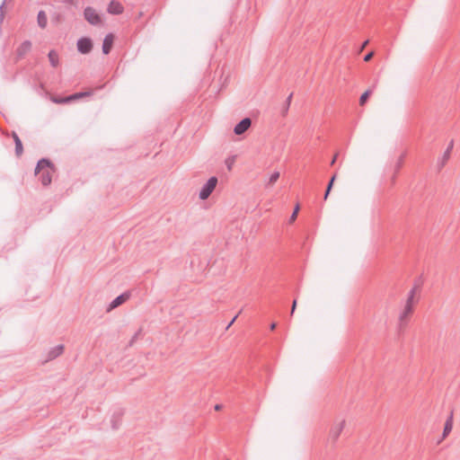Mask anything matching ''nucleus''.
I'll use <instances>...</instances> for the list:
<instances>
[{"label":"nucleus","instance_id":"obj_1","mask_svg":"<svg viewBox=\"0 0 460 460\" xmlns=\"http://www.w3.org/2000/svg\"><path fill=\"white\" fill-rule=\"evenodd\" d=\"M54 164L48 158H41L35 167V174H40L39 180L43 186H49L52 181V173L55 172Z\"/></svg>","mask_w":460,"mask_h":460},{"label":"nucleus","instance_id":"obj_2","mask_svg":"<svg viewBox=\"0 0 460 460\" xmlns=\"http://www.w3.org/2000/svg\"><path fill=\"white\" fill-rule=\"evenodd\" d=\"M217 178L216 176L210 177L208 181L202 186L199 197L200 199L205 200L207 199L213 190H215L217 184Z\"/></svg>","mask_w":460,"mask_h":460},{"label":"nucleus","instance_id":"obj_3","mask_svg":"<svg viewBox=\"0 0 460 460\" xmlns=\"http://www.w3.org/2000/svg\"><path fill=\"white\" fill-rule=\"evenodd\" d=\"M413 313V308H411L410 305H404L403 309L399 314L398 318V330L399 332H402L406 325L408 324L410 316Z\"/></svg>","mask_w":460,"mask_h":460},{"label":"nucleus","instance_id":"obj_4","mask_svg":"<svg viewBox=\"0 0 460 460\" xmlns=\"http://www.w3.org/2000/svg\"><path fill=\"white\" fill-rule=\"evenodd\" d=\"M93 46V40L88 37L80 38L76 42L78 52L84 55L90 53Z\"/></svg>","mask_w":460,"mask_h":460},{"label":"nucleus","instance_id":"obj_5","mask_svg":"<svg viewBox=\"0 0 460 460\" xmlns=\"http://www.w3.org/2000/svg\"><path fill=\"white\" fill-rule=\"evenodd\" d=\"M84 19L92 25H98L101 23L102 20L100 15L96 13V11L91 7L87 6L84 11Z\"/></svg>","mask_w":460,"mask_h":460},{"label":"nucleus","instance_id":"obj_6","mask_svg":"<svg viewBox=\"0 0 460 460\" xmlns=\"http://www.w3.org/2000/svg\"><path fill=\"white\" fill-rule=\"evenodd\" d=\"M131 296L130 291H125L124 293L118 296L116 298H114L110 305H108L107 312H111V310L117 308L118 306L124 304L126 301H128Z\"/></svg>","mask_w":460,"mask_h":460},{"label":"nucleus","instance_id":"obj_7","mask_svg":"<svg viewBox=\"0 0 460 460\" xmlns=\"http://www.w3.org/2000/svg\"><path fill=\"white\" fill-rule=\"evenodd\" d=\"M252 125V119L250 118H244L241 119L234 128V132L235 135H242L246 130L249 129V128Z\"/></svg>","mask_w":460,"mask_h":460},{"label":"nucleus","instance_id":"obj_8","mask_svg":"<svg viewBox=\"0 0 460 460\" xmlns=\"http://www.w3.org/2000/svg\"><path fill=\"white\" fill-rule=\"evenodd\" d=\"M344 426H345V420H342L337 425L333 426L331 429L330 435H329V440H331L332 443H335L338 440L342 429H344Z\"/></svg>","mask_w":460,"mask_h":460},{"label":"nucleus","instance_id":"obj_9","mask_svg":"<svg viewBox=\"0 0 460 460\" xmlns=\"http://www.w3.org/2000/svg\"><path fill=\"white\" fill-rule=\"evenodd\" d=\"M32 44L30 40H24L16 49V59H22L31 49Z\"/></svg>","mask_w":460,"mask_h":460},{"label":"nucleus","instance_id":"obj_10","mask_svg":"<svg viewBox=\"0 0 460 460\" xmlns=\"http://www.w3.org/2000/svg\"><path fill=\"white\" fill-rule=\"evenodd\" d=\"M92 94H93V91L79 92V93L71 94L68 97H66L61 100L55 99L54 102L57 103H64V102H68L69 101H72V100H77V99H81L83 97L91 96Z\"/></svg>","mask_w":460,"mask_h":460},{"label":"nucleus","instance_id":"obj_11","mask_svg":"<svg viewBox=\"0 0 460 460\" xmlns=\"http://www.w3.org/2000/svg\"><path fill=\"white\" fill-rule=\"evenodd\" d=\"M107 12L111 14L119 15L124 12V6L116 0H111L107 7Z\"/></svg>","mask_w":460,"mask_h":460},{"label":"nucleus","instance_id":"obj_12","mask_svg":"<svg viewBox=\"0 0 460 460\" xmlns=\"http://www.w3.org/2000/svg\"><path fill=\"white\" fill-rule=\"evenodd\" d=\"M114 42V35L112 33H108L105 35L102 42V52L105 55H108L113 46Z\"/></svg>","mask_w":460,"mask_h":460},{"label":"nucleus","instance_id":"obj_13","mask_svg":"<svg viewBox=\"0 0 460 460\" xmlns=\"http://www.w3.org/2000/svg\"><path fill=\"white\" fill-rule=\"evenodd\" d=\"M63 352H64V345H62V344H59V345L55 346L54 348H51L47 354L46 361H51V360L57 358Z\"/></svg>","mask_w":460,"mask_h":460},{"label":"nucleus","instance_id":"obj_14","mask_svg":"<svg viewBox=\"0 0 460 460\" xmlns=\"http://www.w3.org/2000/svg\"><path fill=\"white\" fill-rule=\"evenodd\" d=\"M123 414L124 411L122 409H119L113 412L111 419V423L113 429H118L119 428Z\"/></svg>","mask_w":460,"mask_h":460},{"label":"nucleus","instance_id":"obj_15","mask_svg":"<svg viewBox=\"0 0 460 460\" xmlns=\"http://www.w3.org/2000/svg\"><path fill=\"white\" fill-rule=\"evenodd\" d=\"M453 146H454V141L452 140L449 143V145H448L447 148L446 149V151L444 152L443 156L438 162V166L439 170L442 169L445 166V164H447V160L449 159L451 151L453 149Z\"/></svg>","mask_w":460,"mask_h":460},{"label":"nucleus","instance_id":"obj_16","mask_svg":"<svg viewBox=\"0 0 460 460\" xmlns=\"http://www.w3.org/2000/svg\"><path fill=\"white\" fill-rule=\"evenodd\" d=\"M12 137L13 138L14 144H15V155L19 157L23 153V146L22 140L20 139L19 136L16 132L13 131Z\"/></svg>","mask_w":460,"mask_h":460},{"label":"nucleus","instance_id":"obj_17","mask_svg":"<svg viewBox=\"0 0 460 460\" xmlns=\"http://www.w3.org/2000/svg\"><path fill=\"white\" fill-rule=\"evenodd\" d=\"M453 429V411L450 412L449 416L447 417L443 429L442 437L443 438H447L449 433L452 431Z\"/></svg>","mask_w":460,"mask_h":460},{"label":"nucleus","instance_id":"obj_18","mask_svg":"<svg viewBox=\"0 0 460 460\" xmlns=\"http://www.w3.org/2000/svg\"><path fill=\"white\" fill-rule=\"evenodd\" d=\"M37 22H38V25L41 29L46 28L47 23H48V18H47L46 13L44 11L41 10L38 13Z\"/></svg>","mask_w":460,"mask_h":460},{"label":"nucleus","instance_id":"obj_19","mask_svg":"<svg viewBox=\"0 0 460 460\" xmlns=\"http://www.w3.org/2000/svg\"><path fill=\"white\" fill-rule=\"evenodd\" d=\"M415 295L414 290H410L404 305H410L411 308H414V305L419 302V298H416Z\"/></svg>","mask_w":460,"mask_h":460},{"label":"nucleus","instance_id":"obj_20","mask_svg":"<svg viewBox=\"0 0 460 460\" xmlns=\"http://www.w3.org/2000/svg\"><path fill=\"white\" fill-rule=\"evenodd\" d=\"M49 60L50 62V65L53 67H57L58 66V55L55 50H50L49 52Z\"/></svg>","mask_w":460,"mask_h":460},{"label":"nucleus","instance_id":"obj_21","mask_svg":"<svg viewBox=\"0 0 460 460\" xmlns=\"http://www.w3.org/2000/svg\"><path fill=\"white\" fill-rule=\"evenodd\" d=\"M423 285V280L421 277H419L414 280L413 287L411 288V290H414V293L420 292L421 289V287Z\"/></svg>","mask_w":460,"mask_h":460},{"label":"nucleus","instance_id":"obj_22","mask_svg":"<svg viewBox=\"0 0 460 460\" xmlns=\"http://www.w3.org/2000/svg\"><path fill=\"white\" fill-rule=\"evenodd\" d=\"M370 94H371V90H367L365 93H363L359 98V104L364 105L367 102Z\"/></svg>","mask_w":460,"mask_h":460},{"label":"nucleus","instance_id":"obj_23","mask_svg":"<svg viewBox=\"0 0 460 460\" xmlns=\"http://www.w3.org/2000/svg\"><path fill=\"white\" fill-rule=\"evenodd\" d=\"M142 328H139L136 333L133 335V337L131 338V340L129 341L128 342V346L131 347L133 346V344L136 342V341L142 335Z\"/></svg>","mask_w":460,"mask_h":460},{"label":"nucleus","instance_id":"obj_24","mask_svg":"<svg viewBox=\"0 0 460 460\" xmlns=\"http://www.w3.org/2000/svg\"><path fill=\"white\" fill-rule=\"evenodd\" d=\"M279 178V172H274L270 179H269V181L267 183V186H270V185H273Z\"/></svg>","mask_w":460,"mask_h":460},{"label":"nucleus","instance_id":"obj_25","mask_svg":"<svg viewBox=\"0 0 460 460\" xmlns=\"http://www.w3.org/2000/svg\"><path fill=\"white\" fill-rule=\"evenodd\" d=\"M298 211H299V205L296 204L295 208H294V211L292 213V215L290 216V218H289V222L292 223L296 220V217H297V214H298Z\"/></svg>","mask_w":460,"mask_h":460},{"label":"nucleus","instance_id":"obj_26","mask_svg":"<svg viewBox=\"0 0 460 460\" xmlns=\"http://www.w3.org/2000/svg\"><path fill=\"white\" fill-rule=\"evenodd\" d=\"M234 163V157H229L226 160V164L229 171L232 169Z\"/></svg>","mask_w":460,"mask_h":460},{"label":"nucleus","instance_id":"obj_27","mask_svg":"<svg viewBox=\"0 0 460 460\" xmlns=\"http://www.w3.org/2000/svg\"><path fill=\"white\" fill-rule=\"evenodd\" d=\"M335 179H336V173H334V174L331 177V179H330V181H329V182H328V184H327V187H326V188H328L329 190H332V187H333V184H334Z\"/></svg>","mask_w":460,"mask_h":460},{"label":"nucleus","instance_id":"obj_28","mask_svg":"<svg viewBox=\"0 0 460 460\" xmlns=\"http://www.w3.org/2000/svg\"><path fill=\"white\" fill-rule=\"evenodd\" d=\"M288 109H289L288 103H284L283 107L281 108V111H280V113L283 117H285L288 114Z\"/></svg>","mask_w":460,"mask_h":460},{"label":"nucleus","instance_id":"obj_29","mask_svg":"<svg viewBox=\"0 0 460 460\" xmlns=\"http://www.w3.org/2000/svg\"><path fill=\"white\" fill-rule=\"evenodd\" d=\"M373 56H374L373 52H368L367 54L365 55L364 61H366V62L369 61Z\"/></svg>","mask_w":460,"mask_h":460},{"label":"nucleus","instance_id":"obj_30","mask_svg":"<svg viewBox=\"0 0 460 460\" xmlns=\"http://www.w3.org/2000/svg\"><path fill=\"white\" fill-rule=\"evenodd\" d=\"M296 299H294L293 303H292V306H291V315L294 314L295 310H296Z\"/></svg>","mask_w":460,"mask_h":460},{"label":"nucleus","instance_id":"obj_31","mask_svg":"<svg viewBox=\"0 0 460 460\" xmlns=\"http://www.w3.org/2000/svg\"><path fill=\"white\" fill-rule=\"evenodd\" d=\"M292 97H293V93H291L288 96V98H287V100H286V102H285V103H288V106H289V107H290V103H291Z\"/></svg>","mask_w":460,"mask_h":460},{"label":"nucleus","instance_id":"obj_32","mask_svg":"<svg viewBox=\"0 0 460 460\" xmlns=\"http://www.w3.org/2000/svg\"><path fill=\"white\" fill-rule=\"evenodd\" d=\"M292 97H293V93H291L288 96V98H287V100H286V102H285V103H288V106H289V107H290V103H291Z\"/></svg>","mask_w":460,"mask_h":460},{"label":"nucleus","instance_id":"obj_33","mask_svg":"<svg viewBox=\"0 0 460 460\" xmlns=\"http://www.w3.org/2000/svg\"><path fill=\"white\" fill-rule=\"evenodd\" d=\"M332 190H329L328 188H326L325 190V192H324V195H323V199L326 200L328 199V196L330 194Z\"/></svg>","mask_w":460,"mask_h":460},{"label":"nucleus","instance_id":"obj_34","mask_svg":"<svg viewBox=\"0 0 460 460\" xmlns=\"http://www.w3.org/2000/svg\"><path fill=\"white\" fill-rule=\"evenodd\" d=\"M238 317V314H236L233 319L232 321H230V323H228V325L226 326V329H228L234 323V321L236 320V318Z\"/></svg>","mask_w":460,"mask_h":460},{"label":"nucleus","instance_id":"obj_35","mask_svg":"<svg viewBox=\"0 0 460 460\" xmlns=\"http://www.w3.org/2000/svg\"><path fill=\"white\" fill-rule=\"evenodd\" d=\"M402 159H403V156L402 155V156L400 157L399 162H398L397 169H399V168H400Z\"/></svg>","mask_w":460,"mask_h":460},{"label":"nucleus","instance_id":"obj_36","mask_svg":"<svg viewBox=\"0 0 460 460\" xmlns=\"http://www.w3.org/2000/svg\"><path fill=\"white\" fill-rule=\"evenodd\" d=\"M221 408H222V405H221V404H216V405H215V410H216V411H219V410H221Z\"/></svg>","mask_w":460,"mask_h":460},{"label":"nucleus","instance_id":"obj_37","mask_svg":"<svg viewBox=\"0 0 460 460\" xmlns=\"http://www.w3.org/2000/svg\"><path fill=\"white\" fill-rule=\"evenodd\" d=\"M337 159V155H334V157L332 158V162H331V164H334L335 161Z\"/></svg>","mask_w":460,"mask_h":460},{"label":"nucleus","instance_id":"obj_38","mask_svg":"<svg viewBox=\"0 0 460 460\" xmlns=\"http://www.w3.org/2000/svg\"><path fill=\"white\" fill-rule=\"evenodd\" d=\"M276 326H277V324H276L275 323H272L270 324V330H272V331H273V330L276 328Z\"/></svg>","mask_w":460,"mask_h":460},{"label":"nucleus","instance_id":"obj_39","mask_svg":"<svg viewBox=\"0 0 460 460\" xmlns=\"http://www.w3.org/2000/svg\"><path fill=\"white\" fill-rule=\"evenodd\" d=\"M368 40H366L363 45H362V48H364L367 44Z\"/></svg>","mask_w":460,"mask_h":460},{"label":"nucleus","instance_id":"obj_40","mask_svg":"<svg viewBox=\"0 0 460 460\" xmlns=\"http://www.w3.org/2000/svg\"><path fill=\"white\" fill-rule=\"evenodd\" d=\"M229 460V459H228Z\"/></svg>","mask_w":460,"mask_h":460}]
</instances>
